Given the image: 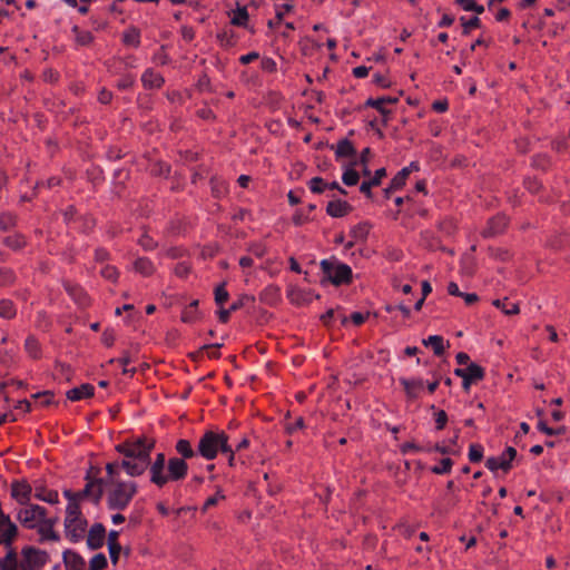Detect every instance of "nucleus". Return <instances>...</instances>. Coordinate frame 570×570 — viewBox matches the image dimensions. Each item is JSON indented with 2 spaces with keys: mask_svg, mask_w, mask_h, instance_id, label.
<instances>
[{
  "mask_svg": "<svg viewBox=\"0 0 570 570\" xmlns=\"http://www.w3.org/2000/svg\"><path fill=\"white\" fill-rule=\"evenodd\" d=\"M155 439L148 436L130 438L116 445V451L125 458L121 468L130 476H139L145 473L150 464V453L155 448Z\"/></svg>",
  "mask_w": 570,
  "mask_h": 570,
  "instance_id": "1",
  "label": "nucleus"
},
{
  "mask_svg": "<svg viewBox=\"0 0 570 570\" xmlns=\"http://www.w3.org/2000/svg\"><path fill=\"white\" fill-rule=\"evenodd\" d=\"M16 518L23 528L37 531L39 542L60 540L59 533L55 530L59 518L49 517L46 508L30 503L19 508Z\"/></svg>",
  "mask_w": 570,
  "mask_h": 570,
  "instance_id": "2",
  "label": "nucleus"
},
{
  "mask_svg": "<svg viewBox=\"0 0 570 570\" xmlns=\"http://www.w3.org/2000/svg\"><path fill=\"white\" fill-rule=\"evenodd\" d=\"M138 490L134 481H106V502L110 510H125Z\"/></svg>",
  "mask_w": 570,
  "mask_h": 570,
  "instance_id": "3",
  "label": "nucleus"
},
{
  "mask_svg": "<svg viewBox=\"0 0 570 570\" xmlns=\"http://www.w3.org/2000/svg\"><path fill=\"white\" fill-rule=\"evenodd\" d=\"M230 451L228 435L225 432L206 431L199 439L197 452L206 460H214L218 452Z\"/></svg>",
  "mask_w": 570,
  "mask_h": 570,
  "instance_id": "4",
  "label": "nucleus"
},
{
  "mask_svg": "<svg viewBox=\"0 0 570 570\" xmlns=\"http://www.w3.org/2000/svg\"><path fill=\"white\" fill-rule=\"evenodd\" d=\"M87 520L80 511L77 502H68L65 518L66 537L72 541L78 542L85 535L87 529Z\"/></svg>",
  "mask_w": 570,
  "mask_h": 570,
  "instance_id": "5",
  "label": "nucleus"
},
{
  "mask_svg": "<svg viewBox=\"0 0 570 570\" xmlns=\"http://www.w3.org/2000/svg\"><path fill=\"white\" fill-rule=\"evenodd\" d=\"M321 268L326 279L335 286L348 284L352 281V269L346 264L323 259L321 262Z\"/></svg>",
  "mask_w": 570,
  "mask_h": 570,
  "instance_id": "6",
  "label": "nucleus"
},
{
  "mask_svg": "<svg viewBox=\"0 0 570 570\" xmlns=\"http://www.w3.org/2000/svg\"><path fill=\"white\" fill-rule=\"evenodd\" d=\"M23 561L27 570H40L48 561V554L45 551L33 547H26L22 549Z\"/></svg>",
  "mask_w": 570,
  "mask_h": 570,
  "instance_id": "7",
  "label": "nucleus"
},
{
  "mask_svg": "<svg viewBox=\"0 0 570 570\" xmlns=\"http://www.w3.org/2000/svg\"><path fill=\"white\" fill-rule=\"evenodd\" d=\"M86 480V487L83 490L77 492V495L79 498H89L95 504H98L104 494V490L106 491V481L98 478L91 479L89 473L87 474Z\"/></svg>",
  "mask_w": 570,
  "mask_h": 570,
  "instance_id": "8",
  "label": "nucleus"
},
{
  "mask_svg": "<svg viewBox=\"0 0 570 570\" xmlns=\"http://www.w3.org/2000/svg\"><path fill=\"white\" fill-rule=\"evenodd\" d=\"M167 473H165L166 484L170 481H179L185 479L188 471V464L180 458H170L168 460Z\"/></svg>",
  "mask_w": 570,
  "mask_h": 570,
  "instance_id": "9",
  "label": "nucleus"
},
{
  "mask_svg": "<svg viewBox=\"0 0 570 570\" xmlns=\"http://www.w3.org/2000/svg\"><path fill=\"white\" fill-rule=\"evenodd\" d=\"M165 454L158 453L156 455L155 461L149 464V473H150V482L154 483L158 488H163L166 485V478H165Z\"/></svg>",
  "mask_w": 570,
  "mask_h": 570,
  "instance_id": "10",
  "label": "nucleus"
},
{
  "mask_svg": "<svg viewBox=\"0 0 570 570\" xmlns=\"http://www.w3.org/2000/svg\"><path fill=\"white\" fill-rule=\"evenodd\" d=\"M31 485L27 481H13L10 487L11 497L21 505L30 504Z\"/></svg>",
  "mask_w": 570,
  "mask_h": 570,
  "instance_id": "11",
  "label": "nucleus"
},
{
  "mask_svg": "<svg viewBox=\"0 0 570 570\" xmlns=\"http://www.w3.org/2000/svg\"><path fill=\"white\" fill-rule=\"evenodd\" d=\"M454 375L465 376L469 380L478 383L485 376V371L482 366L476 363H470L466 367H459L454 370Z\"/></svg>",
  "mask_w": 570,
  "mask_h": 570,
  "instance_id": "12",
  "label": "nucleus"
},
{
  "mask_svg": "<svg viewBox=\"0 0 570 570\" xmlns=\"http://www.w3.org/2000/svg\"><path fill=\"white\" fill-rule=\"evenodd\" d=\"M106 537V529L101 523H95L87 535V544L90 549L97 550L102 547Z\"/></svg>",
  "mask_w": 570,
  "mask_h": 570,
  "instance_id": "13",
  "label": "nucleus"
},
{
  "mask_svg": "<svg viewBox=\"0 0 570 570\" xmlns=\"http://www.w3.org/2000/svg\"><path fill=\"white\" fill-rule=\"evenodd\" d=\"M508 225V218L504 215H498L489 220L487 229H484L483 235L485 237L495 236L501 234Z\"/></svg>",
  "mask_w": 570,
  "mask_h": 570,
  "instance_id": "14",
  "label": "nucleus"
},
{
  "mask_svg": "<svg viewBox=\"0 0 570 570\" xmlns=\"http://www.w3.org/2000/svg\"><path fill=\"white\" fill-rule=\"evenodd\" d=\"M386 176V169L380 168L375 170L374 176L368 180H364L360 186V191L364 194L366 197H372V187H376L381 184L382 179Z\"/></svg>",
  "mask_w": 570,
  "mask_h": 570,
  "instance_id": "15",
  "label": "nucleus"
},
{
  "mask_svg": "<svg viewBox=\"0 0 570 570\" xmlns=\"http://www.w3.org/2000/svg\"><path fill=\"white\" fill-rule=\"evenodd\" d=\"M352 210V206L341 199L332 200L327 204L326 213L332 217H344Z\"/></svg>",
  "mask_w": 570,
  "mask_h": 570,
  "instance_id": "16",
  "label": "nucleus"
},
{
  "mask_svg": "<svg viewBox=\"0 0 570 570\" xmlns=\"http://www.w3.org/2000/svg\"><path fill=\"white\" fill-rule=\"evenodd\" d=\"M400 383L404 387L406 396L411 400L416 399L419 396V393L423 389V381L420 379L409 380L401 377Z\"/></svg>",
  "mask_w": 570,
  "mask_h": 570,
  "instance_id": "17",
  "label": "nucleus"
},
{
  "mask_svg": "<svg viewBox=\"0 0 570 570\" xmlns=\"http://www.w3.org/2000/svg\"><path fill=\"white\" fill-rule=\"evenodd\" d=\"M94 386L89 383L81 384L67 392V397L70 401H79L82 399L91 397L94 395Z\"/></svg>",
  "mask_w": 570,
  "mask_h": 570,
  "instance_id": "18",
  "label": "nucleus"
},
{
  "mask_svg": "<svg viewBox=\"0 0 570 570\" xmlns=\"http://www.w3.org/2000/svg\"><path fill=\"white\" fill-rule=\"evenodd\" d=\"M141 81L146 88H160L164 83V78L160 73L148 69L144 72Z\"/></svg>",
  "mask_w": 570,
  "mask_h": 570,
  "instance_id": "19",
  "label": "nucleus"
},
{
  "mask_svg": "<svg viewBox=\"0 0 570 570\" xmlns=\"http://www.w3.org/2000/svg\"><path fill=\"white\" fill-rule=\"evenodd\" d=\"M397 100L399 99L396 97L390 96L381 97L377 99L368 98L365 105L375 108L382 115H387L390 111L385 108V104H395Z\"/></svg>",
  "mask_w": 570,
  "mask_h": 570,
  "instance_id": "20",
  "label": "nucleus"
},
{
  "mask_svg": "<svg viewBox=\"0 0 570 570\" xmlns=\"http://www.w3.org/2000/svg\"><path fill=\"white\" fill-rule=\"evenodd\" d=\"M335 155L336 158L355 157L356 149L348 139H342L337 142Z\"/></svg>",
  "mask_w": 570,
  "mask_h": 570,
  "instance_id": "21",
  "label": "nucleus"
},
{
  "mask_svg": "<svg viewBox=\"0 0 570 570\" xmlns=\"http://www.w3.org/2000/svg\"><path fill=\"white\" fill-rule=\"evenodd\" d=\"M485 466L490 471H497L498 469H502L503 471H509L511 469V464H509V460H505V454H501L500 456H491L485 461Z\"/></svg>",
  "mask_w": 570,
  "mask_h": 570,
  "instance_id": "22",
  "label": "nucleus"
},
{
  "mask_svg": "<svg viewBox=\"0 0 570 570\" xmlns=\"http://www.w3.org/2000/svg\"><path fill=\"white\" fill-rule=\"evenodd\" d=\"M8 549V552L4 558L0 559V569L1 570H18V563H17V552L12 548V544L10 547H6Z\"/></svg>",
  "mask_w": 570,
  "mask_h": 570,
  "instance_id": "23",
  "label": "nucleus"
},
{
  "mask_svg": "<svg viewBox=\"0 0 570 570\" xmlns=\"http://www.w3.org/2000/svg\"><path fill=\"white\" fill-rule=\"evenodd\" d=\"M492 304L509 316L520 313L519 305L517 303L509 302L508 297H504L503 299H494Z\"/></svg>",
  "mask_w": 570,
  "mask_h": 570,
  "instance_id": "24",
  "label": "nucleus"
},
{
  "mask_svg": "<svg viewBox=\"0 0 570 570\" xmlns=\"http://www.w3.org/2000/svg\"><path fill=\"white\" fill-rule=\"evenodd\" d=\"M134 269L146 277L153 275L155 272L153 263L146 257L136 259L134 263Z\"/></svg>",
  "mask_w": 570,
  "mask_h": 570,
  "instance_id": "25",
  "label": "nucleus"
},
{
  "mask_svg": "<svg viewBox=\"0 0 570 570\" xmlns=\"http://www.w3.org/2000/svg\"><path fill=\"white\" fill-rule=\"evenodd\" d=\"M425 346H431L435 355L440 356L445 351L444 340L440 335H431L423 340Z\"/></svg>",
  "mask_w": 570,
  "mask_h": 570,
  "instance_id": "26",
  "label": "nucleus"
},
{
  "mask_svg": "<svg viewBox=\"0 0 570 570\" xmlns=\"http://www.w3.org/2000/svg\"><path fill=\"white\" fill-rule=\"evenodd\" d=\"M175 449L177 453L181 455L180 459L183 460L191 459L196 455V451L193 449L190 442L185 439L178 440Z\"/></svg>",
  "mask_w": 570,
  "mask_h": 570,
  "instance_id": "27",
  "label": "nucleus"
},
{
  "mask_svg": "<svg viewBox=\"0 0 570 570\" xmlns=\"http://www.w3.org/2000/svg\"><path fill=\"white\" fill-rule=\"evenodd\" d=\"M3 244L11 248L12 250H20L26 246L27 240L23 235L14 234L4 237Z\"/></svg>",
  "mask_w": 570,
  "mask_h": 570,
  "instance_id": "28",
  "label": "nucleus"
},
{
  "mask_svg": "<svg viewBox=\"0 0 570 570\" xmlns=\"http://www.w3.org/2000/svg\"><path fill=\"white\" fill-rule=\"evenodd\" d=\"M371 225L368 223H360L352 227L350 235L351 237L357 240H365L370 233Z\"/></svg>",
  "mask_w": 570,
  "mask_h": 570,
  "instance_id": "29",
  "label": "nucleus"
},
{
  "mask_svg": "<svg viewBox=\"0 0 570 570\" xmlns=\"http://www.w3.org/2000/svg\"><path fill=\"white\" fill-rule=\"evenodd\" d=\"M261 299L266 304L273 305L279 299V288L274 285L267 286L261 294Z\"/></svg>",
  "mask_w": 570,
  "mask_h": 570,
  "instance_id": "30",
  "label": "nucleus"
},
{
  "mask_svg": "<svg viewBox=\"0 0 570 570\" xmlns=\"http://www.w3.org/2000/svg\"><path fill=\"white\" fill-rule=\"evenodd\" d=\"M122 41L127 46L137 48L140 43V32L136 28H129L124 32Z\"/></svg>",
  "mask_w": 570,
  "mask_h": 570,
  "instance_id": "31",
  "label": "nucleus"
},
{
  "mask_svg": "<svg viewBox=\"0 0 570 570\" xmlns=\"http://www.w3.org/2000/svg\"><path fill=\"white\" fill-rule=\"evenodd\" d=\"M24 348L32 358H39L41 355L39 342L35 336L27 337Z\"/></svg>",
  "mask_w": 570,
  "mask_h": 570,
  "instance_id": "32",
  "label": "nucleus"
},
{
  "mask_svg": "<svg viewBox=\"0 0 570 570\" xmlns=\"http://www.w3.org/2000/svg\"><path fill=\"white\" fill-rule=\"evenodd\" d=\"M72 32L76 36V42L80 46H89L94 41L91 32L80 30L78 26H73Z\"/></svg>",
  "mask_w": 570,
  "mask_h": 570,
  "instance_id": "33",
  "label": "nucleus"
},
{
  "mask_svg": "<svg viewBox=\"0 0 570 570\" xmlns=\"http://www.w3.org/2000/svg\"><path fill=\"white\" fill-rule=\"evenodd\" d=\"M410 175L409 168L401 169L391 180V189H401Z\"/></svg>",
  "mask_w": 570,
  "mask_h": 570,
  "instance_id": "34",
  "label": "nucleus"
},
{
  "mask_svg": "<svg viewBox=\"0 0 570 570\" xmlns=\"http://www.w3.org/2000/svg\"><path fill=\"white\" fill-rule=\"evenodd\" d=\"M17 224V217L12 213H0V229L6 232L13 228Z\"/></svg>",
  "mask_w": 570,
  "mask_h": 570,
  "instance_id": "35",
  "label": "nucleus"
},
{
  "mask_svg": "<svg viewBox=\"0 0 570 570\" xmlns=\"http://www.w3.org/2000/svg\"><path fill=\"white\" fill-rule=\"evenodd\" d=\"M16 316V308L11 301L1 299L0 301V317L3 318H13Z\"/></svg>",
  "mask_w": 570,
  "mask_h": 570,
  "instance_id": "36",
  "label": "nucleus"
},
{
  "mask_svg": "<svg viewBox=\"0 0 570 570\" xmlns=\"http://www.w3.org/2000/svg\"><path fill=\"white\" fill-rule=\"evenodd\" d=\"M198 307V301H193L181 313V321L185 323H191L196 320V313Z\"/></svg>",
  "mask_w": 570,
  "mask_h": 570,
  "instance_id": "37",
  "label": "nucleus"
},
{
  "mask_svg": "<svg viewBox=\"0 0 570 570\" xmlns=\"http://www.w3.org/2000/svg\"><path fill=\"white\" fill-rule=\"evenodd\" d=\"M119 469H122L121 461H115V462L107 463L106 471H107L108 476L106 479H104V481L119 480L118 479Z\"/></svg>",
  "mask_w": 570,
  "mask_h": 570,
  "instance_id": "38",
  "label": "nucleus"
},
{
  "mask_svg": "<svg viewBox=\"0 0 570 570\" xmlns=\"http://www.w3.org/2000/svg\"><path fill=\"white\" fill-rule=\"evenodd\" d=\"M309 189L314 194H322L327 189V183L321 177H314L308 183Z\"/></svg>",
  "mask_w": 570,
  "mask_h": 570,
  "instance_id": "39",
  "label": "nucleus"
},
{
  "mask_svg": "<svg viewBox=\"0 0 570 570\" xmlns=\"http://www.w3.org/2000/svg\"><path fill=\"white\" fill-rule=\"evenodd\" d=\"M360 175L353 168H347L342 176V180L346 186H354L358 183Z\"/></svg>",
  "mask_w": 570,
  "mask_h": 570,
  "instance_id": "40",
  "label": "nucleus"
},
{
  "mask_svg": "<svg viewBox=\"0 0 570 570\" xmlns=\"http://www.w3.org/2000/svg\"><path fill=\"white\" fill-rule=\"evenodd\" d=\"M248 20V12L245 7L238 8L234 17L232 18V23L235 26H244L246 21Z\"/></svg>",
  "mask_w": 570,
  "mask_h": 570,
  "instance_id": "41",
  "label": "nucleus"
},
{
  "mask_svg": "<svg viewBox=\"0 0 570 570\" xmlns=\"http://www.w3.org/2000/svg\"><path fill=\"white\" fill-rule=\"evenodd\" d=\"M107 567V558L102 553L95 554L90 560V570H102Z\"/></svg>",
  "mask_w": 570,
  "mask_h": 570,
  "instance_id": "42",
  "label": "nucleus"
},
{
  "mask_svg": "<svg viewBox=\"0 0 570 570\" xmlns=\"http://www.w3.org/2000/svg\"><path fill=\"white\" fill-rule=\"evenodd\" d=\"M483 458V448L480 444H471L469 449V460L472 463L480 462Z\"/></svg>",
  "mask_w": 570,
  "mask_h": 570,
  "instance_id": "43",
  "label": "nucleus"
},
{
  "mask_svg": "<svg viewBox=\"0 0 570 570\" xmlns=\"http://www.w3.org/2000/svg\"><path fill=\"white\" fill-rule=\"evenodd\" d=\"M453 461L449 458L442 459L439 465L432 468V472L435 474H445L451 471Z\"/></svg>",
  "mask_w": 570,
  "mask_h": 570,
  "instance_id": "44",
  "label": "nucleus"
},
{
  "mask_svg": "<svg viewBox=\"0 0 570 570\" xmlns=\"http://www.w3.org/2000/svg\"><path fill=\"white\" fill-rule=\"evenodd\" d=\"M463 27V35H469L473 28H479L481 20L478 17H473L470 20H465L464 17L460 19Z\"/></svg>",
  "mask_w": 570,
  "mask_h": 570,
  "instance_id": "45",
  "label": "nucleus"
},
{
  "mask_svg": "<svg viewBox=\"0 0 570 570\" xmlns=\"http://www.w3.org/2000/svg\"><path fill=\"white\" fill-rule=\"evenodd\" d=\"M16 279L14 273L9 268H0V286L11 285Z\"/></svg>",
  "mask_w": 570,
  "mask_h": 570,
  "instance_id": "46",
  "label": "nucleus"
},
{
  "mask_svg": "<svg viewBox=\"0 0 570 570\" xmlns=\"http://www.w3.org/2000/svg\"><path fill=\"white\" fill-rule=\"evenodd\" d=\"M228 297L229 295L225 288V283L215 288V302L217 305L222 306L225 302L228 301Z\"/></svg>",
  "mask_w": 570,
  "mask_h": 570,
  "instance_id": "47",
  "label": "nucleus"
},
{
  "mask_svg": "<svg viewBox=\"0 0 570 570\" xmlns=\"http://www.w3.org/2000/svg\"><path fill=\"white\" fill-rule=\"evenodd\" d=\"M100 275L111 282H117L119 273L115 266L106 265L100 271Z\"/></svg>",
  "mask_w": 570,
  "mask_h": 570,
  "instance_id": "48",
  "label": "nucleus"
},
{
  "mask_svg": "<svg viewBox=\"0 0 570 570\" xmlns=\"http://www.w3.org/2000/svg\"><path fill=\"white\" fill-rule=\"evenodd\" d=\"M151 173L155 176H168V174L170 173V166L167 165L166 163L159 161L154 165V167L151 168Z\"/></svg>",
  "mask_w": 570,
  "mask_h": 570,
  "instance_id": "49",
  "label": "nucleus"
},
{
  "mask_svg": "<svg viewBox=\"0 0 570 570\" xmlns=\"http://www.w3.org/2000/svg\"><path fill=\"white\" fill-rule=\"evenodd\" d=\"M35 497L41 501H46L48 503L55 504L58 502V493L56 491H49L43 494L42 492L37 491Z\"/></svg>",
  "mask_w": 570,
  "mask_h": 570,
  "instance_id": "50",
  "label": "nucleus"
},
{
  "mask_svg": "<svg viewBox=\"0 0 570 570\" xmlns=\"http://www.w3.org/2000/svg\"><path fill=\"white\" fill-rule=\"evenodd\" d=\"M448 422V414L445 411L440 410L435 413V428L436 430H443Z\"/></svg>",
  "mask_w": 570,
  "mask_h": 570,
  "instance_id": "51",
  "label": "nucleus"
},
{
  "mask_svg": "<svg viewBox=\"0 0 570 570\" xmlns=\"http://www.w3.org/2000/svg\"><path fill=\"white\" fill-rule=\"evenodd\" d=\"M139 245L145 249V250H153L156 248L157 244L153 240L151 237H149L148 235H142L140 238H139Z\"/></svg>",
  "mask_w": 570,
  "mask_h": 570,
  "instance_id": "52",
  "label": "nucleus"
},
{
  "mask_svg": "<svg viewBox=\"0 0 570 570\" xmlns=\"http://www.w3.org/2000/svg\"><path fill=\"white\" fill-rule=\"evenodd\" d=\"M109 556L114 564L118 562L119 554L121 551V546L119 543H112L108 546Z\"/></svg>",
  "mask_w": 570,
  "mask_h": 570,
  "instance_id": "53",
  "label": "nucleus"
},
{
  "mask_svg": "<svg viewBox=\"0 0 570 570\" xmlns=\"http://www.w3.org/2000/svg\"><path fill=\"white\" fill-rule=\"evenodd\" d=\"M225 497L224 494H222L220 491H218L214 497H210L208 498L205 503H204V507H203V510L206 511L208 510L209 508L214 507L217 504V502L219 500H223Z\"/></svg>",
  "mask_w": 570,
  "mask_h": 570,
  "instance_id": "54",
  "label": "nucleus"
},
{
  "mask_svg": "<svg viewBox=\"0 0 570 570\" xmlns=\"http://www.w3.org/2000/svg\"><path fill=\"white\" fill-rule=\"evenodd\" d=\"M246 301H254V297H250L248 295L240 296L236 302H234L229 306V311H232V313L238 311L239 308H242L245 305Z\"/></svg>",
  "mask_w": 570,
  "mask_h": 570,
  "instance_id": "55",
  "label": "nucleus"
},
{
  "mask_svg": "<svg viewBox=\"0 0 570 570\" xmlns=\"http://www.w3.org/2000/svg\"><path fill=\"white\" fill-rule=\"evenodd\" d=\"M248 250L256 257L261 258L265 255L266 247L263 244H253L249 246Z\"/></svg>",
  "mask_w": 570,
  "mask_h": 570,
  "instance_id": "56",
  "label": "nucleus"
},
{
  "mask_svg": "<svg viewBox=\"0 0 570 570\" xmlns=\"http://www.w3.org/2000/svg\"><path fill=\"white\" fill-rule=\"evenodd\" d=\"M370 157H371V149L370 148H365V149L362 150L358 161H353L352 165L355 166V165L360 164V165L366 167V165H367V163L370 160Z\"/></svg>",
  "mask_w": 570,
  "mask_h": 570,
  "instance_id": "57",
  "label": "nucleus"
},
{
  "mask_svg": "<svg viewBox=\"0 0 570 570\" xmlns=\"http://www.w3.org/2000/svg\"><path fill=\"white\" fill-rule=\"evenodd\" d=\"M53 394L50 391H45L42 393H36L32 395L35 399H42L41 403L43 405H49L52 401Z\"/></svg>",
  "mask_w": 570,
  "mask_h": 570,
  "instance_id": "58",
  "label": "nucleus"
},
{
  "mask_svg": "<svg viewBox=\"0 0 570 570\" xmlns=\"http://www.w3.org/2000/svg\"><path fill=\"white\" fill-rule=\"evenodd\" d=\"M373 81H374V83H376L377 86H380L382 88H389L391 86V82L387 80V78L381 73H375L373 76Z\"/></svg>",
  "mask_w": 570,
  "mask_h": 570,
  "instance_id": "59",
  "label": "nucleus"
},
{
  "mask_svg": "<svg viewBox=\"0 0 570 570\" xmlns=\"http://www.w3.org/2000/svg\"><path fill=\"white\" fill-rule=\"evenodd\" d=\"M304 428V419L302 416L297 417L293 424H287L286 430L288 433H293L296 430H301Z\"/></svg>",
  "mask_w": 570,
  "mask_h": 570,
  "instance_id": "60",
  "label": "nucleus"
},
{
  "mask_svg": "<svg viewBox=\"0 0 570 570\" xmlns=\"http://www.w3.org/2000/svg\"><path fill=\"white\" fill-rule=\"evenodd\" d=\"M222 345L223 344H210V345H205L204 348L208 351V356L209 357L217 358V357H219L218 348Z\"/></svg>",
  "mask_w": 570,
  "mask_h": 570,
  "instance_id": "61",
  "label": "nucleus"
},
{
  "mask_svg": "<svg viewBox=\"0 0 570 570\" xmlns=\"http://www.w3.org/2000/svg\"><path fill=\"white\" fill-rule=\"evenodd\" d=\"M109 258V253L104 248H98L95 252V261L98 263H104Z\"/></svg>",
  "mask_w": 570,
  "mask_h": 570,
  "instance_id": "62",
  "label": "nucleus"
},
{
  "mask_svg": "<svg viewBox=\"0 0 570 570\" xmlns=\"http://www.w3.org/2000/svg\"><path fill=\"white\" fill-rule=\"evenodd\" d=\"M449 104L446 100H436L433 102L432 108L436 112H444L448 110Z\"/></svg>",
  "mask_w": 570,
  "mask_h": 570,
  "instance_id": "63",
  "label": "nucleus"
},
{
  "mask_svg": "<svg viewBox=\"0 0 570 570\" xmlns=\"http://www.w3.org/2000/svg\"><path fill=\"white\" fill-rule=\"evenodd\" d=\"M552 148L557 153H562L568 148V142L564 139H557L552 142Z\"/></svg>",
  "mask_w": 570,
  "mask_h": 570,
  "instance_id": "64",
  "label": "nucleus"
}]
</instances>
